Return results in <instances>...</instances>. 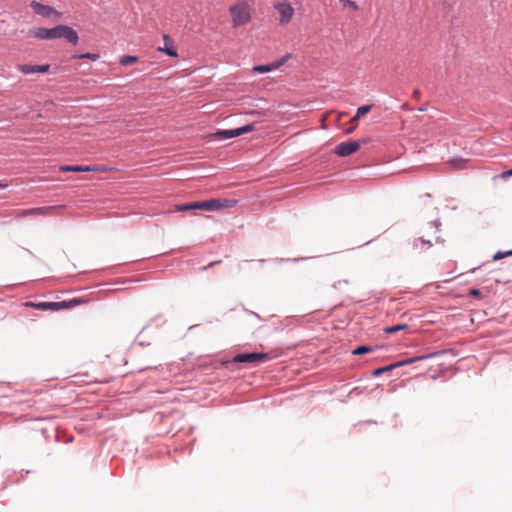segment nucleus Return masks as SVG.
I'll use <instances>...</instances> for the list:
<instances>
[{
    "mask_svg": "<svg viewBox=\"0 0 512 512\" xmlns=\"http://www.w3.org/2000/svg\"><path fill=\"white\" fill-rule=\"evenodd\" d=\"M29 34L42 40L64 38L73 45H76L79 41L78 33L67 25H58L54 28H33L29 31Z\"/></svg>",
    "mask_w": 512,
    "mask_h": 512,
    "instance_id": "1",
    "label": "nucleus"
},
{
    "mask_svg": "<svg viewBox=\"0 0 512 512\" xmlns=\"http://www.w3.org/2000/svg\"><path fill=\"white\" fill-rule=\"evenodd\" d=\"M232 26L238 28L247 25L252 19V7L245 0H239L229 8Z\"/></svg>",
    "mask_w": 512,
    "mask_h": 512,
    "instance_id": "2",
    "label": "nucleus"
},
{
    "mask_svg": "<svg viewBox=\"0 0 512 512\" xmlns=\"http://www.w3.org/2000/svg\"><path fill=\"white\" fill-rule=\"evenodd\" d=\"M273 8L278 14L277 21L280 26L288 25L295 15L294 7L285 0L274 3Z\"/></svg>",
    "mask_w": 512,
    "mask_h": 512,
    "instance_id": "3",
    "label": "nucleus"
},
{
    "mask_svg": "<svg viewBox=\"0 0 512 512\" xmlns=\"http://www.w3.org/2000/svg\"><path fill=\"white\" fill-rule=\"evenodd\" d=\"M238 201L235 199H211L207 201H201V209L207 211H218L228 208H233L237 205Z\"/></svg>",
    "mask_w": 512,
    "mask_h": 512,
    "instance_id": "4",
    "label": "nucleus"
},
{
    "mask_svg": "<svg viewBox=\"0 0 512 512\" xmlns=\"http://www.w3.org/2000/svg\"><path fill=\"white\" fill-rule=\"evenodd\" d=\"M269 359L268 354L266 353H242L237 354L235 357H233L232 360H229L226 362L227 365H232L236 363H248V364H254L263 362Z\"/></svg>",
    "mask_w": 512,
    "mask_h": 512,
    "instance_id": "5",
    "label": "nucleus"
},
{
    "mask_svg": "<svg viewBox=\"0 0 512 512\" xmlns=\"http://www.w3.org/2000/svg\"><path fill=\"white\" fill-rule=\"evenodd\" d=\"M254 130L253 124H248L240 128L230 129V130H219L216 133L212 134L213 138H217L220 140H226L234 137H238L245 133L252 132Z\"/></svg>",
    "mask_w": 512,
    "mask_h": 512,
    "instance_id": "6",
    "label": "nucleus"
},
{
    "mask_svg": "<svg viewBox=\"0 0 512 512\" xmlns=\"http://www.w3.org/2000/svg\"><path fill=\"white\" fill-rule=\"evenodd\" d=\"M30 7L37 15H40L44 18H54L58 20L61 17V13L54 9L52 6L45 5L37 1H32L30 3Z\"/></svg>",
    "mask_w": 512,
    "mask_h": 512,
    "instance_id": "7",
    "label": "nucleus"
},
{
    "mask_svg": "<svg viewBox=\"0 0 512 512\" xmlns=\"http://www.w3.org/2000/svg\"><path fill=\"white\" fill-rule=\"evenodd\" d=\"M78 304L77 300L62 301V302H39L35 305L38 310H52L58 311L62 309H68Z\"/></svg>",
    "mask_w": 512,
    "mask_h": 512,
    "instance_id": "8",
    "label": "nucleus"
},
{
    "mask_svg": "<svg viewBox=\"0 0 512 512\" xmlns=\"http://www.w3.org/2000/svg\"><path fill=\"white\" fill-rule=\"evenodd\" d=\"M360 148V144L357 141H348L338 144L335 148V153L340 157H346Z\"/></svg>",
    "mask_w": 512,
    "mask_h": 512,
    "instance_id": "9",
    "label": "nucleus"
},
{
    "mask_svg": "<svg viewBox=\"0 0 512 512\" xmlns=\"http://www.w3.org/2000/svg\"><path fill=\"white\" fill-rule=\"evenodd\" d=\"M60 171L62 172H106L108 168L104 166H61Z\"/></svg>",
    "mask_w": 512,
    "mask_h": 512,
    "instance_id": "10",
    "label": "nucleus"
},
{
    "mask_svg": "<svg viewBox=\"0 0 512 512\" xmlns=\"http://www.w3.org/2000/svg\"><path fill=\"white\" fill-rule=\"evenodd\" d=\"M289 58H290V55L287 54V55L283 56L281 59H279L273 63L267 64V65L254 66L253 71L256 73H266V72L276 70V69L280 68Z\"/></svg>",
    "mask_w": 512,
    "mask_h": 512,
    "instance_id": "11",
    "label": "nucleus"
},
{
    "mask_svg": "<svg viewBox=\"0 0 512 512\" xmlns=\"http://www.w3.org/2000/svg\"><path fill=\"white\" fill-rule=\"evenodd\" d=\"M163 40L165 42V45H164V47H159L158 51L163 52L171 57H177L178 56L177 50L173 46V41L171 40L169 35L164 34Z\"/></svg>",
    "mask_w": 512,
    "mask_h": 512,
    "instance_id": "12",
    "label": "nucleus"
},
{
    "mask_svg": "<svg viewBox=\"0 0 512 512\" xmlns=\"http://www.w3.org/2000/svg\"><path fill=\"white\" fill-rule=\"evenodd\" d=\"M431 356H432V354L408 358V359L399 361V362H397L395 364H392L391 367L395 368V367H401V366H404V365L412 364V363H414L416 361L424 360V359H427V358H429Z\"/></svg>",
    "mask_w": 512,
    "mask_h": 512,
    "instance_id": "13",
    "label": "nucleus"
},
{
    "mask_svg": "<svg viewBox=\"0 0 512 512\" xmlns=\"http://www.w3.org/2000/svg\"><path fill=\"white\" fill-rule=\"evenodd\" d=\"M195 209H201V201L187 203V204H180V205L175 206V211H189V210H195Z\"/></svg>",
    "mask_w": 512,
    "mask_h": 512,
    "instance_id": "14",
    "label": "nucleus"
},
{
    "mask_svg": "<svg viewBox=\"0 0 512 512\" xmlns=\"http://www.w3.org/2000/svg\"><path fill=\"white\" fill-rule=\"evenodd\" d=\"M137 61H138V57L132 56V55L123 56L119 60L120 64L123 66L132 65V64L136 63Z\"/></svg>",
    "mask_w": 512,
    "mask_h": 512,
    "instance_id": "15",
    "label": "nucleus"
},
{
    "mask_svg": "<svg viewBox=\"0 0 512 512\" xmlns=\"http://www.w3.org/2000/svg\"><path fill=\"white\" fill-rule=\"evenodd\" d=\"M18 70L24 74L36 73V65L20 64L18 65Z\"/></svg>",
    "mask_w": 512,
    "mask_h": 512,
    "instance_id": "16",
    "label": "nucleus"
},
{
    "mask_svg": "<svg viewBox=\"0 0 512 512\" xmlns=\"http://www.w3.org/2000/svg\"><path fill=\"white\" fill-rule=\"evenodd\" d=\"M406 328H407L406 324H398V325H394V326H390V327L384 328V332L387 333V334H394L396 332L405 330Z\"/></svg>",
    "mask_w": 512,
    "mask_h": 512,
    "instance_id": "17",
    "label": "nucleus"
},
{
    "mask_svg": "<svg viewBox=\"0 0 512 512\" xmlns=\"http://www.w3.org/2000/svg\"><path fill=\"white\" fill-rule=\"evenodd\" d=\"M73 58H80V59H89L91 61H97L100 58V55L97 53H84V54H78L74 55Z\"/></svg>",
    "mask_w": 512,
    "mask_h": 512,
    "instance_id": "18",
    "label": "nucleus"
},
{
    "mask_svg": "<svg viewBox=\"0 0 512 512\" xmlns=\"http://www.w3.org/2000/svg\"><path fill=\"white\" fill-rule=\"evenodd\" d=\"M372 109V105H364V106H360L358 109H357V112H356V118H361L363 117L364 115H366L368 112H370Z\"/></svg>",
    "mask_w": 512,
    "mask_h": 512,
    "instance_id": "19",
    "label": "nucleus"
},
{
    "mask_svg": "<svg viewBox=\"0 0 512 512\" xmlns=\"http://www.w3.org/2000/svg\"><path fill=\"white\" fill-rule=\"evenodd\" d=\"M371 347L369 346H359L357 347L355 350H353V354L354 355H362V354H366V353H369L371 351Z\"/></svg>",
    "mask_w": 512,
    "mask_h": 512,
    "instance_id": "20",
    "label": "nucleus"
},
{
    "mask_svg": "<svg viewBox=\"0 0 512 512\" xmlns=\"http://www.w3.org/2000/svg\"><path fill=\"white\" fill-rule=\"evenodd\" d=\"M508 256H512V250H509V251H506V252L498 251L493 256V260L497 261V260L503 259V258L508 257Z\"/></svg>",
    "mask_w": 512,
    "mask_h": 512,
    "instance_id": "21",
    "label": "nucleus"
},
{
    "mask_svg": "<svg viewBox=\"0 0 512 512\" xmlns=\"http://www.w3.org/2000/svg\"><path fill=\"white\" fill-rule=\"evenodd\" d=\"M43 212V209L42 208H37V209H30V210H25L21 213V215L25 216V215H33V214H40Z\"/></svg>",
    "mask_w": 512,
    "mask_h": 512,
    "instance_id": "22",
    "label": "nucleus"
},
{
    "mask_svg": "<svg viewBox=\"0 0 512 512\" xmlns=\"http://www.w3.org/2000/svg\"><path fill=\"white\" fill-rule=\"evenodd\" d=\"M50 69V65L44 64V65H36V73H46Z\"/></svg>",
    "mask_w": 512,
    "mask_h": 512,
    "instance_id": "23",
    "label": "nucleus"
},
{
    "mask_svg": "<svg viewBox=\"0 0 512 512\" xmlns=\"http://www.w3.org/2000/svg\"><path fill=\"white\" fill-rule=\"evenodd\" d=\"M340 1L343 3V5H344L345 7H350V8H352V9H354V10H357V9H358V6H357V5H356V3H355V2H353V1H350V0H340Z\"/></svg>",
    "mask_w": 512,
    "mask_h": 512,
    "instance_id": "24",
    "label": "nucleus"
},
{
    "mask_svg": "<svg viewBox=\"0 0 512 512\" xmlns=\"http://www.w3.org/2000/svg\"><path fill=\"white\" fill-rule=\"evenodd\" d=\"M393 368L394 367H391V365H390V366H386V367H383V368L376 369L374 371V375H379V374L383 373L384 371H388V370H391Z\"/></svg>",
    "mask_w": 512,
    "mask_h": 512,
    "instance_id": "25",
    "label": "nucleus"
},
{
    "mask_svg": "<svg viewBox=\"0 0 512 512\" xmlns=\"http://www.w3.org/2000/svg\"><path fill=\"white\" fill-rule=\"evenodd\" d=\"M469 295L478 298V297L481 296V291L478 290V289L473 288V289H470Z\"/></svg>",
    "mask_w": 512,
    "mask_h": 512,
    "instance_id": "26",
    "label": "nucleus"
},
{
    "mask_svg": "<svg viewBox=\"0 0 512 512\" xmlns=\"http://www.w3.org/2000/svg\"><path fill=\"white\" fill-rule=\"evenodd\" d=\"M512 176V169L511 170H507V171H504L502 174H501V178L503 179H506L508 177Z\"/></svg>",
    "mask_w": 512,
    "mask_h": 512,
    "instance_id": "27",
    "label": "nucleus"
},
{
    "mask_svg": "<svg viewBox=\"0 0 512 512\" xmlns=\"http://www.w3.org/2000/svg\"><path fill=\"white\" fill-rule=\"evenodd\" d=\"M24 305H25L26 307H33V308H35V305H37V303H34V302H26Z\"/></svg>",
    "mask_w": 512,
    "mask_h": 512,
    "instance_id": "28",
    "label": "nucleus"
},
{
    "mask_svg": "<svg viewBox=\"0 0 512 512\" xmlns=\"http://www.w3.org/2000/svg\"><path fill=\"white\" fill-rule=\"evenodd\" d=\"M360 118H356V115L351 119V123H356Z\"/></svg>",
    "mask_w": 512,
    "mask_h": 512,
    "instance_id": "29",
    "label": "nucleus"
},
{
    "mask_svg": "<svg viewBox=\"0 0 512 512\" xmlns=\"http://www.w3.org/2000/svg\"><path fill=\"white\" fill-rule=\"evenodd\" d=\"M217 262H211L207 267H205L204 269H207L208 267H212L214 264H216Z\"/></svg>",
    "mask_w": 512,
    "mask_h": 512,
    "instance_id": "30",
    "label": "nucleus"
},
{
    "mask_svg": "<svg viewBox=\"0 0 512 512\" xmlns=\"http://www.w3.org/2000/svg\"><path fill=\"white\" fill-rule=\"evenodd\" d=\"M355 126L351 127L350 129L347 130V133H351L353 130H354Z\"/></svg>",
    "mask_w": 512,
    "mask_h": 512,
    "instance_id": "31",
    "label": "nucleus"
},
{
    "mask_svg": "<svg viewBox=\"0 0 512 512\" xmlns=\"http://www.w3.org/2000/svg\"><path fill=\"white\" fill-rule=\"evenodd\" d=\"M6 187H7V185H6V184H0V189H4V188H6Z\"/></svg>",
    "mask_w": 512,
    "mask_h": 512,
    "instance_id": "32",
    "label": "nucleus"
}]
</instances>
